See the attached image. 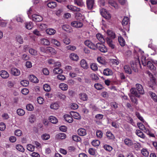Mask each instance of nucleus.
<instances>
[{"mask_svg":"<svg viewBox=\"0 0 157 157\" xmlns=\"http://www.w3.org/2000/svg\"><path fill=\"white\" fill-rule=\"evenodd\" d=\"M140 64L139 57L137 55V57L136 58L135 61L132 62L131 66L133 70L135 72H136L137 71V67L140 65Z\"/></svg>","mask_w":157,"mask_h":157,"instance_id":"nucleus-1","label":"nucleus"},{"mask_svg":"<svg viewBox=\"0 0 157 157\" xmlns=\"http://www.w3.org/2000/svg\"><path fill=\"white\" fill-rule=\"evenodd\" d=\"M140 54L141 56V59L142 64L144 66H146L147 62L148 61L146 59V57L144 56V52L140 49H139L138 52V55Z\"/></svg>","mask_w":157,"mask_h":157,"instance_id":"nucleus-2","label":"nucleus"},{"mask_svg":"<svg viewBox=\"0 0 157 157\" xmlns=\"http://www.w3.org/2000/svg\"><path fill=\"white\" fill-rule=\"evenodd\" d=\"M100 13L101 16L107 19H109L111 17L110 14L108 12H107L105 9H101Z\"/></svg>","mask_w":157,"mask_h":157,"instance_id":"nucleus-3","label":"nucleus"},{"mask_svg":"<svg viewBox=\"0 0 157 157\" xmlns=\"http://www.w3.org/2000/svg\"><path fill=\"white\" fill-rule=\"evenodd\" d=\"M96 49H98L101 52H107V50L105 46L102 43H97L96 44Z\"/></svg>","mask_w":157,"mask_h":157,"instance_id":"nucleus-4","label":"nucleus"},{"mask_svg":"<svg viewBox=\"0 0 157 157\" xmlns=\"http://www.w3.org/2000/svg\"><path fill=\"white\" fill-rule=\"evenodd\" d=\"M32 19L34 21L39 22L43 20V18L40 15L34 14L32 16Z\"/></svg>","mask_w":157,"mask_h":157,"instance_id":"nucleus-5","label":"nucleus"},{"mask_svg":"<svg viewBox=\"0 0 157 157\" xmlns=\"http://www.w3.org/2000/svg\"><path fill=\"white\" fill-rule=\"evenodd\" d=\"M85 44L91 49L96 50V45L94 44L90 40H86L84 42Z\"/></svg>","mask_w":157,"mask_h":157,"instance_id":"nucleus-6","label":"nucleus"},{"mask_svg":"<svg viewBox=\"0 0 157 157\" xmlns=\"http://www.w3.org/2000/svg\"><path fill=\"white\" fill-rule=\"evenodd\" d=\"M106 33L107 36V37H109V38L111 39H113L116 37L115 33L111 30H107Z\"/></svg>","mask_w":157,"mask_h":157,"instance_id":"nucleus-7","label":"nucleus"},{"mask_svg":"<svg viewBox=\"0 0 157 157\" xmlns=\"http://www.w3.org/2000/svg\"><path fill=\"white\" fill-rule=\"evenodd\" d=\"M83 23L78 21H74L71 23V25L76 28H81L83 26Z\"/></svg>","mask_w":157,"mask_h":157,"instance_id":"nucleus-8","label":"nucleus"},{"mask_svg":"<svg viewBox=\"0 0 157 157\" xmlns=\"http://www.w3.org/2000/svg\"><path fill=\"white\" fill-rule=\"evenodd\" d=\"M67 8L71 11L72 12H79L80 11V8L72 5H68L67 6Z\"/></svg>","mask_w":157,"mask_h":157,"instance_id":"nucleus-9","label":"nucleus"},{"mask_svg":"<svg viewBox=\"0 0 157 157\" xmlns=\"http://www.w3.org/2000/svg\"><path fill=\"white\" fill-rule=\"evenodd\" d=\"M10 73L13 75L15 76H19L20 74V70L17 68L13 67L11 68L10 70Z\"/></svg>","mask_w":157,"mask_h":157,"instance_id":"nucleus-10","label":"nucleus"},{"mask_svg":"<svg viewBox=\"0 0 157 157\" xmlns=\"http://www.w3.org/2000/svg\"><path fill=\"white\" fill-rule=\"evenodd\" d=\"M136 89L139 94H144V90L143 86L140 84L137 83L136 85Z\"/></svg>","mask_w":157,"mask_h":157,"instance_id":"nucleus-11","label":"nucleus"},{"mask_svg":"<svg viewBox=\"0 0 157 157\" xmlns=\"http://www.w3.org/2000/svg\"><path fill=\"white\" fill-rule=\"evenodd\" d=\"M146 65L148 68L152 71H155L156 69V67L153 65L152 61H147Z\"/></svg>","mask_w":157,"mask_h":157,"instance_id":"nucleus-12","label":"nucleus"},{"mask_svg":"<svg viewBox=\"0 0 157 157\" xmlns=\"http://www.w3.org/2000/svg\"><path fill=\"white\" fill-rule=\"evenodd\" d=\"M112 40L109 38V37H106V42L109 46L112 49H114L115 48V45Z\"/></svg>","mask_w":157,"mask_h":157,"instance_id":"nucleus-13","label":"nucleus"},{"mask_svg":"<svg viewBox=\"0 0 157 157\" xmlns=\"http://www.w3.org/2000/svg\"><path fill=\"white\" fill-rule=\"evenodd\" d=\"M80 64L81 67L84 69H87L89 67L86 61L84 59H82L80 61Z\"/></svg>","mask_w":157,"mask_h":157,"instance_id":"nucleus-14","label":"nucleus"},{"mask_svg":"<svg viewBox=\"0 0 157 157\" xmlns=\"http://www.w3.org/2000/svg\"><path fill=\"white\" fill-rule=\"evenodd\" d=\"M86 4L88 9H92L94 7V0H86Z\"/></svg>","mask_w":157,"mask_h":157,"instance_id":"nucleus-15","label":"nucleus"},{"mask_svg":"<svg viewBox=\"0 0 157 157\" xmlns=\"http://www.w3.org/2000/svg\"><path fill=\"white\" fill-rule=\"evenodd\" d=\"M130 94H129L136 97L139 98L140 97V95L139 93L137 91L136 88H132L130 90Z\"/></svg>","mask_w":157,"mask_h":157,"instance_id":"nucleus-16","label":"nucleus"},{"mask_svg":"<svg viewBox=\"0 0 157 157\" xmlns=\"http://www.w3.org/2000/svg\"><path fill=\"white\" fill-rule=\"evenodd\" d=\"M0 75L3 78H7L9 76L8 72L5 70H2L0 72Z\"/></svg>","mask_w":157,"mask_h":157,"instance_id":"nucleus-17","label":"nucleus"},{"mask_svg":"<svg viewBox=\"0 0 157 157\" xmlns=\"http://www.w3.org/2000/svg\"><path fill=\"white\" fill-rule=\"evenodd\" d=\"M77 133L78 135L81 136H84L86 134V130L83 128H80L77 130Z\"/></svg>","mask_w":157,"mask_h":157,"instance_id":"nucleus-18","label":"nucleus"},{"mask_svg":"<svg viewBox=\"0 0 157 157\" xmlns=\"http://www.w3.org/2000/svg\"><path fill=\"white\" fill-rule=\"evenodd\" d=\"M124 144L128 147H130L133 145V142L132 140L128 138L124 139Z\"/></svg>","mask_w":157,"mask_h":157,"instance_id":"nucleus-19","label":"nucleus"},{"mask_svg":"<svg viewBox=\"0 0 157 157\" xmlns=\"http://www.w3.org/2000/svg\"><path fill=\"white\" fill-rule=\"evenodd\" d=\"M79 97L83 101H86L88 99V96L85 93H81L79 94Z\"/></svg>","mask_w":157,"mask_h":157,"instance_id":"nucleus-20","label":"nucleus"},{"mask_svg":"<svg viewBox=\"0 0 157 157\" xmlns=\"http://www.w3.org/2000/svg\"><path fill=\"white\" fill-rule=\"evenodd\" d=\"M66 137V135L64 133H59L57 134L55 138L57 139H65Z\"/></svg>","mask_w":157,"mask_h":157,"instance_id":"nucleus-21","label":"nucleus"},{"mask_svg":"<svg viewBox=\"0 0 157 157\" xmlns=\"http://www.w3.org/2000/svg\"><path fill=\"white\" fill-rule=\"evenodd\" d=\"M70 58L72 60L77 61L78 60L79 57L77 55L74 53L71 54L69 56Z\"/></svg>","mask_w":157,"mask_h":157,"instance_id":"nucleus-22","label":"nucleus"},{"mask_svg":"<svg viewBox=\"0 0 157 157\" xmlns=\"http://www.w3.org/2000/svg\"><path fill=\"white\" fill-rule=\"evenodd\" d=\"M70 114L71 116L74 118L79 119H80L81 117L79 114L78 113L73 111L70 112Z\"/></svg>","mask_w":157,"mask_h":157,"instance_id":"nucleus-23","label":"nucleus"},{"mask_svg":"<svg viewBox=\"0 0 157 157\" xmlns=\"http://www.w3.org/2000/svg\"><path fill=\"white\" fill-rule=\"evenodd\" d=\"M30 81L34 83H37L38 82L37 78L33 75H30L29 77Z\"/></svg>","mask_w":157,"mask_h":157,"instance_id":"nucleus-24","label":"nucleus"},{"mask_svg":"<svg viewBox=\"0 0 157 157\" xmlns=\"http://www.w3.org/2000/svg\"><path fill=\"white\" fill-rule=\"evenodd\" d=\"M103 73L105 75L108 76L111 75L113 72L109 68H106L104 70Z\"/></svg>","mask_w":157,"mask_h":157,"instance_id":"nucleus-25","label":"nucleus"},{"mask_svg":"<svg viewBox=\"0 0 157 157\" xmlns=\"http://www.w3.org/2000/svg\"><path fill=\"white\" fill-rule=\"evenodd\" d=\"M118 40L120 45L121 46H124L125 45V41L123 37L121 36L118 37Z\"/></svg>","mask_w":157,"mask_h":157,"instance_id":"nucleus-26","label":"nucleus"},{"mask_svg":"<svg viewBox=\"0 0 157 157\" xmlns=\"http://www.w3.org/2000/svg\"><path fill=\"white\" fill-rule=\"evenodd\" d=\"M46 33L49 35H53L55 34L56 31L52 28L48 29L46 30Z\"/></svg>","mask_w":157,"mask_h":157,"instance_id":"nucleus-27","label":"nucleus"},{"mask_svg":"<svg viewBox=\"0 0 157 157\" xmlns=\"http://www.w3.org/2000/svg\"><path fill=\"white\" fill-rule=\"evenodd\" d=\"M46 52H49L52 54H55L56 53V51L52 47H48L46 49Z\"/></svg>","mask_w":157,"mask_h":157,"instance_id":"nucleus-28","label":"nucleus"},{"mask_svg":"<svg viewBox=\"0 0 157 157\" xmlns=\"http://www.w3.org/2000/svg\"><path fill=\"white\" fill-rule=\"evenodd\" d=\"M124 68L125 73L128 74H131L132 70L129 66L128 65H126L124 66Z\"/></svg>","mask_w":157,"mask_h":157,"instance_id":"nucleus-29","label":"nucleus"},{"mask_svg":"<svg viewBox=\"0 0 157 157\" xmlns=\"http://www.w3.org/2000/svg\"><path fill=\"white\" fill-rule=\"evenodd\" d=\"M64 118L65 121L69 123H71L73 121L72 117L69 115H65L64 116Z\"/></svg>","mask_w":157,"mask_h":157,"instance_id":"nucleus-30","label":"nucleus"},{"mask_svg":"<svg viewBox=\"0 0 157 157\" xmlns=\"http://www.w3.org/2000/svg\"><path fill=\"white\" fill-rule=\"evenodd\" d=\"M74 3L78 6L82 7L85 6L82 0H74Z\"/></svg>","mask_w":157,"mask_h":157,"instance_id":"nucleus-31","label":"nucleus"},{"mask_svg":"<svg viewBox=\"0 0 157 157\" xmlns=\"http://www.w3.org/2000/svg\"><path fill=\"white\" fill-rule=\"evenodd\" d=\"M41 43L44 45H49L50 42L48 39L44 38L41 40Z\"/></svg>","mask_w":157,"mask_h":157,"instance_id":"nucleus-32","label":"nucleus"},{"mask_svg":"<svg viewBox=\"0 0 157 157\" xmlns=\"http://www.w3.org/2000/svg\"><path fill=\"white\" fill-rule=\"evenodd\" d=\"M59 87L63 90L65 91L67 90L68 88V85L64 83H60L59 85Z\"/></svg>","mask_w":157,"mask_h":157,"instance_id":"nucleus-33","label":"nucleus"},{"mask_svg":"<svg viewBox=\"0 0 157 157\" xmlns=\"http://www.w3.org/2000/svg\"><path fill=\"white\" fill-rule=\"evenodd\" d=\"M96 37L99 41L102 43H104L105 40L102 35L100 33H98L96 35Z\"/></svg>","mask_w":157,"mask_h":157,"instance_id":"nucleus-34","label":"nucleus"},{"mask_svg":"<svg viewBox=\"0 0 157 157\" xmlns=\"http://www.w3.org/2000/svg\"><path fill=\"white\" fill-rule=\"evenodd\" d=\"M148 94L155 101L157 102V96L155 93L149 91Z\"/></svg>","mask_w":157,"mask_h":157,"instance_id":"nucleus-35","label":"nucleus"},{"mask_svg":"<svg viewBox=\"0 0 157 157\" xmlns=\"http://www.w3.org/2000/svg\"><path fill=\"white\" fill-rule=\"evenodd\" d=\"M48 6L51 8H54L56 6V2H51L47 4Z\"/></svg>","mask_w":157,"mask_h":157,"instance_id":"nucleus-36","label":"nucleus"},{"mask_svg":"<svg viewBox=\"0 0 157 157\" xmlns=\"http://www.w3.org/2000/svg\"><path fill=\"white\" fill-rule=\"evenodd\" d=\"M76 17L77 19L81 21L83 20L85 18V17L84 15H82L79 13H77L76 14Z\"/></svg>","mask_w":157,"mask_h":157,"instance_id":"nucleus-37","label":"nucleus"},{"mask_svg":"<svg viewBox=\"0 0 157 157\" xmlns=\"http://www.w3.org/2000/svg\"><path fill=\"white\" fill-rule=\"evenodd\" d=\"M50 107L51 109H57L59 108V105L57 103L54 102L51 104Z\"/></svg>","mask_w":157,"mask_h":157,"instance_id":"nucleus-38","label":"nucleus"},{"mask_svg":"<svg viewBox=\"0 0 157 157\" xmlns=\"http://www.w3.org/2000/svg\"><path fill=\"white\" fill-rule=\"evenodd\" d=\"M33 27V25L32 22H27L25 23V27L28 29H31Z\"/></svg>","mask_w":157,"mask_h":157,"instance_id":"nucleus-39","label":"nucleus"},{"mask_svg":"<svg viewBox=\"0 0 157 157\" xmlns=\"http://www.w3.org/2000/svg\"><path fill=\"white\" fill-rule=\"evenodd\" d=\"M129 21V19L128 17H125L122 21V24L123 26H125L127 25Z\"/></svg>","mask_w":157,"mask_h":157,"instance_id":"nucleus-40","label":"nucleus"},{"mask_svg":"<svg viewBox=\"0 0 157 157\" xmlns=\"http://www.w3.org/2000/svg\"><path fill=\"white\" fill-rule=\"evenodd\" d=\"M49 120L50 122L53 124H56L58 122L57 119L53 116L50 117Z\"/></svg>","mask_w":157,"mask_h":157,"instance_id":"nucleus-41","label":"nucleus"},{"mask_svg":"<svg viewBox=\"0 0 157 157\" xmlns=\"http://www.w3.org/2000/svg\"><path fill=\"white\" fill-rule=\"evenodd\" d=\"M52 44L57 47H59L60 46V43L56 39H52L51 40Z\"/></svg>","mask_w":157,"mask_h":157,"instance_id":"nucleus-42","label":"nucleus"},{"mask_svg":"<svg viewBox=\"0 0 157 157\" xmlns=\"http://www.w3.org/2000/svg\"><path fill=\"white\" fill-rule=\"evenodd\" d=\"M63 70L58 67L55 68L53 70V72L55 74H60L63 72Z\"/></svg>","mask_w":157,"mask_h":157,"instance_id":"nucleus-43","label":"nucleus"},{"mask_svg":"<svg viewBox=\"0 0 157 157\" xmlns=\"http://www.w3.org/2000/svg\"><path fill=\"white\" fill-rule=\"evenodd\" d=\"M63 29L65 31L68 33H70L71 31V30L70 29V27L67 25H63L62 26Z\"/></svg>","mask_w":157,"mask_h":157,"instance_id":"nucleus-44","label":"nucleus"},{"mask_svg":"<svg viewBox=\"0 0 157 157\" xmlns=\"http://www.w3.org/2000/svg\"><path fill=\"white\" fill-rule=\"evenodd\" d=\"M16 41L20 44H21L23 43V40L21 36L19 35L17 36L16 37Z\"/></svg>","mask_w":157,"mask_h":157,"instance_id":"nucleus-45","label":"nucleus"},{"mask_svg":"<svg viewBox=\"0 0 157 157\" xmlns=\"http://www.w3.org/2000/svg\"><path fill=\"white\" fill-rule=\"evenodd\" d=\"M29 53L32 55L36 56L37 55V52L35 50L30 48L29 50Z\"/></svg>","mask_w":157,"mask_h":157,"instance_id":"nucleus-46","label":"nucleus"},{"mask_svg":"<svg viewBox=\"0 0 157 157\" xmlns=\"http://www.w3.org/2000/svg\"><path fill=\"white\" fill-rule=\"evenodd\" d=\"M142 155L145 157H147L149 153L147 150L145 148H143L141 150Z\"/></svg>","mask_w":157,"mask_h":157,"instance_id":"nucleus-47","label":"nucleus"},{"mask_svg":"<svg viewBox=\"0 0 157 157\" xmlns=\"http://www.w3.org/2000/svg\"><path fill=\"white\" fill-rule=\"evenodd\" d=\"M17 112L18 115L21 116H23L25 113L24 110L21 109H17Z\"/></svg>","mask_w":157,"mask_h":157,"instance_id":"nucleus-48","label":"nucleus"},{"mask_svg":"<svg viewBox=\"0 0 157 157\" xmlns=\"http://www.w3.org/2000/svg\"><path fill=\"white\" fill-rule=\"evenodd\" d=\"M57 96L62 100H64L66 98V96L64 94L59 92L57 93Z\"/></svg>","mask_w":157,"mask_h":157,"instance_id":"nucleus-49","label":"nucleus"},{"mask_svg":"<svg viewBox=\"0 0 157 157\" xmlns=\"http://www.w3.org/2000/svg\"><path fill=\"white\" fill-rule=\"evenodd\" d=\"M90 67L93 71H95L98 69L97 65L95 63H92L90 65Z\"/></svg>","mask_w":157,"mask_h":157,"instance_id":"nucleus-50","label":"nucleus"},{"mask_svg":"<svg viewBox=\"0 0 157 157\" xmlns=\"http://www.w3.org/2000/svg\"><path fill=\"white\" fill-rule=\"evenodd\" d=\"M27 148L28 150L33 151L34 150L35 146L31 144H29L27 146Z\"/></svg>","mask_w":157,"mask_h":157,"instance_id":"nucleus-51","label":"nucleus"},{"mask_svg":"<svg viewBox=\"0 0 157 157\" xmlns=\"http://www.w3.org/2000/svg\"><path fill=\"white\" fill-rule=\"evenodd\" d=\"M94 86L95 88L98 90H100L103 88L102 85L98 83L95 84Z\"/></svg>","mask_w":157,"mask_h":157,"instance_id":"nucleus-52","label":"nucleus"},{"mask_svg":"<svg viewBox=\"0 0 157 157\" xmlns=\"http://www.w3.org/2000/svg\"><path fill=\"white\" fill-rule=\"evenodd\" d=\"M106 135L107 137L109 139H112L114 138L113 135L109 131H108L106 132Z\"/></svg>","mask_w":157,"mask_h":157,"instance_id":"nucleus-53","label":"nucleus"},{"mask_svg":"<svg viewBox=\"0 0 157 157\" xmlns=\"http://www.w3.org/2000/svg\"><path fill=\"white\" fill-rule=\"evenodd\" d=\"M91 144L94 146L97 147L99 145L100 142L98 140H94L92 142Z\"/></svg>","mask_w":157,"mask_h":157,"instance_id":"nucleus-54","label":"nucleus"},{"mask_svg":"<svg viewBox=\"0 0 157 157\" xmlns=\"http://www.w3.org/2000/svg\"><path fill=\"white\" fill-rule=\"evenodd\" d=\"M16 20L17 22L22 23L24 21L21 15H18L16 17Z\"/></svg>","mask_w":157,"mask_h":157,"instance_id":"nucleus-55","label":"nucleus"},{"mask_svg":"<svg viewBox=\"0 0 157 157\" xmlns=\"http://www.w3.org/2000/svg\"><path fill=\"white\" fill-rule=\"evenodd\" d=\"M43 88L44 90L46 92H49L51 90L50 86L47 84H44L43 86Z\"/></svg>","mask_w":157,"mask_h":157,"instance_id":"nucleus-56","label":"nucleus"},{"mask_svg":"<svg viewBox=\"0 0 157 157\" xmlns=\"http://www.w3.org/2000/svg\"><path fill=\"white\" fill-rule=\"evenodd\" d=\"M136 134L138 136L142 138H144V137L143 133L140 130H137L136 131Z\"/></svg>","mask_w":157,"mask_h":157,"instance_id":"nucleus-57","label":"nucleus"},{"mask_svg":"<svg viewBox=\"0 0 157 157\" xmlns=\"http://www.w3.org/2000/svg\"><path fill=\"white\" fill-rule=\"evenodd\" d=\"M50 137V135L47 133H45L43 134L41 136V138L44 140H48Z\"/></svg>","mask_w":157,"mask_h":157,"instance_id":"nucleus-58","label":"nucleus"},{"mask_svg":"<svg viewBox=\"0 0 157 157\" xmlns=\"http://www.w3.org/2000/svg\"><path fill=\"white\" fill-rule=\"evenodd\" d=\"M66 48L67 50H70L71 51H74L76 49V47L73 45H69L67 46Z\"/></svg>","mask_w":157,"mask_h":157,"instance_id":"nucleus-59","label":"nucleus"},{"mask_svg":"<svg viewBox=\"0 0 157 157\" xmlns=\"http://www.w3.org/2000/svg\"><path fill=\"white\" fill-rule=\"evenodd\" d=\"M104 148L107 151H110L112 150V147L110 145H105L104 146Z\"/></svg>","mask_w":157,"mask_h":157,"instance_id":"nucleus-60","label":"nucleus"},{"mask_svg":"<svg viewBox=\"0 0 157 157\" xmlns=\"http://www.w3.org/2000/svg\"><path fill=\"white\" fill-rule=\"evenodd\" d=\"M26 109L29 111H32L34 109L33 106L30 104H27L26 106Z\"/></svg>","mask_w":157,"mask_h":157,"instance_id":"nucleus-61","label":"nucleus"},{"mask_svg":"<svg viewBox=\"0 0 157 157\" xmlns=\"http://www.w3.org/2000/svg\"><path fill=\"white\" fill-rule=\"evenodd\" d=\"M21 84L24 86H26L29 84V82L26 80H24L21 81Z\"/></svg>","mask_w":157,"mask_h":157,"instance_id":"nucleus-62","label":"nucleus"},{"mask_svg":"<svg viewBox=\"0 0 157 157\" xmlns=\"http://www.w3.org/2000/svg\"><path fill=\"white\" fill-rule=\"evenodd\" d=\"M16 149L19 151L23 152L25 149L23 147L20 145H17L16 146Z\"/></svg>","mask_w":157,"mask_h":157,"instance_id":"nucleus-63","label":"nucleus"},{"mask_svg":"<svg viewBox=\"0 0 157 157\" xmlns=\"http://www.w3.org/2000/svg\"><path fill=\"white\" fill-rule=\"evenodd\" d=\"M90 77L92 80H98L99 78L98 76L94 74H91L90 75Z\"/></svg>","mask_w":157,"mask_h":157,"instance_id":"nucleus-64","label":"nucleus"}]
</instances>
